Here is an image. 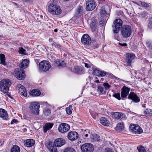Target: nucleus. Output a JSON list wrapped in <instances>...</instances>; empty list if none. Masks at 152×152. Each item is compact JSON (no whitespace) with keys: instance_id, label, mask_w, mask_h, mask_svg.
Instances as JSON below:
<instances>
[{"instance_id":"f257e3e1","label":"nucleus","mask_w":152,"mask_h":152,"mask_svg":"<svg viewBox=\"0 0 152 152\" xmlns=\"http://www.w3.org/2000/svg\"><path fill=\"white\" fill-rule=\"evenodd\" d=\"M48 10L49 13L53 15H58L61 12L60 7L57 4V2L53 1L48 6Z\"/></svg>"},{"instance_id":"bf43d9fd","label":"nucleus","mask_w":152,"mask_h":152,"mask_svg":"<svg viewBox=\"0 0 152 152\" xmlns=\"http://www.w3.org/2000/svg\"><path fill=\"white\" fill-rule=\"evenodd\" d=\"M54 32H57V31H58V30H57V29H55L54 30Z\"/></svg>"},{"instance_id":"c85d7f7f","label":"nucleus","mask_w":152,"mask_h":152,"mask_svg":"<svg viewBox=\"0 0 152 152\" xmlns=\"http://www.w3.org/2000/svg\"><path fill=\"white\" fill-rule=\"evenodd\" d=\"M53 126V124L52 123L46 124L44 127V130L45 132H46L47 131L51 128Z\"/></svg>"},{"instance_id":"dca6fc26","label":"nucleus","mask_w":152,"mask_h":152,"mask_svg":"<svg viewBox=\"0 0 152 152\" xmlns=\"http://www.w3.org/2000/svg\"><path fill=\"white\" fill-rule=\"evenodd\" d=\"M128 98L129 99L132 100L136 103L140 101L139 98L133 92H131L129 94Z\"/></svg>"},{"instance_id":"f3484780","label":"nucleus","mask_w":152,"mask_h":152,"mask_svg":"<svg viewBox=\"0 0 152 152\" xmlns=\"http://www.w3.org/2000/svg\"><path fill=\"white\" fill-rule=\"evenodd\" d=\"M130 88L124 86L121 89V96L122 98L126 97L128 95Z\"/></svg>"},{"instance_id":"6ab92c4d","label":"nucleus","mask_w":152,"mask_h":152,"mask_svg":"<svg viewBox=\"0 0 152 152\" xmlns=\"http://www.w3.org/2000/svg\"><path fill=\"white\" fill-rule=\"evenodd\" d=\"M65 144V140L62 138H58L55 141V145L56 146L60 147Z\"/></svg>"},{"instance_id":"c9c22d12","label":"nucleus","mask_w":152,"mask_h":152,"mask_svg":"<svg viewBox=\"0 0 152 152\" xmlns=\"http://www.w3.org/2000/svg\"><path fill=\"white\" fill-rule=\"evenodd\" d=\"M18 53L22 54H26V50L22 47H20L18 48Z\"/></svg>"},{"instance_id":"a211bd4d","label":"nucleus","mask_w":152,"mask_h":152,"mask_svg":"<svg viewBox=\"0 0 152 152\" xmlns=\"http://www.w3.org/2000/svg\"><path fill=\"white\" fill-rule=\"evenodd\" d=\"M78 137V134L75 132H70L69 133L68 137L69 139L72 141L77 139Z\"/></svg>"},{"instance_id":"20e7f679","label":"nucleus","mask_w":152,"mask_h":152,"mask_svg":"<svg viewBox=\"0 0 152 152\" xmlns=\"http://www.w3.org/2000/svg\"><path fill=\"white\" fill-rule=\"evenodd\" d=\"M121 32L124 38H127L131 35L132 29L129 25H124L121 28Z\"/></svg>"},{"instance_id":"09e8293b","label":"nucleus","mask_w":152,"mask_h":152,"mask_svg":"<svg viewBox=\"0 0 152 152\" xmlns=\"http://www.w3.org/2000/svg\"><path fill=\"white\" fill-rule=\"evenodd\" d=\"M148 26L149 28H152V18H151L149 19V25Z\"/></svg>"},{"instance_id":"4468645a","label":"nucleus","mask_w":152,"mask_h":152,"mask_svg":"<svg viewBox=\"0 0 152 152\" xmlns=\"http://www.w3.org/2000/svg\"><path fill=\"white\" fill-rule=\"evenodd\" d=\"M17 88L18 90V93L24 97H26L27 96V93L26 90L23 86L19 84L17 85Z\"/></svg>"},{"instance_id":"b1692460","label":"nucleus","mask_w":152,"mask_h":152,"mask_svg":"<svg viewBox=\"0 0 152 152\" xmlns=\"http://www.w3.org/2000/svg\"><path fill=\"white\" fill-rule=\"evenodd\" d=\"M100 123L105 126H108L110 124V122L107 118L104 117H102L100 119Z\"/></svg>"},{"instance_id":"774afa93","label":"nucleus","mask_w":152,"mask_h":152,"mask_svg":"<svg viewBox=\"0 0 152 152\" xmlns=\"http://www.w3.org/2000/svg\"><path fill=\"white\" fill-rule=\"evenodd\" d=\"M50 39H49V40H50V41H51V40H50Z\"/></svg>"},{"instance_id":"72a5a7b5","label":"nucleus","mask_w":152,"mask_h":152,"mask_svg":"<svg viewBox=\"0 0 152 152\" xmlns=\"http://www.w3.org/2000/svg\"><path fill=\"white\" fill-rule=\"evenodd\" d=\"M82 7L80 6H79L76 10V15L77 16H80L82 14Z\"/></svg>"},{"instance_id":"ea45409f","label":"nucleus","mask_w":152,"mask_h":152,"mask_svg":"<svg viewBox=\"0 0 152 152\" xmlns=\"http://www.w3.org/2000/svg\"><path fill=\"white\" fill-rule=\"evenodd\" d=\"M100 70L99 69H95L93 71V74L99 77Z\"/></svg>"},{"instance_id":"f704fd0d","label":"nucleus","mask_w":152,"mask_h":152,"mask_svg":"<svg viewBox=\"0 0 152 152\" xmlns=\"http://www.w3.org/2000/svg\"><path fill=\"white\" fill-rule=\"evenodd\" d=\"M20 148L17 145H14L11 150V152H20Z\"/></svg>"},{"instance_id":"a18cd8bd","label":"nucleus","mask_w":152,"mask_h":152,"mask_svg":"<svg viewBox=\"0 0 152 152\" xmlns=\"http://www.w3.org/2000/svg\"><path fill=\"white\" fill-rule=\"evenodd\" d=\"M44 114L46 116L49 115L50 113V110L47 109L44 111Z\"/></svg>"},{"instance_id":"37998d69","label":"nucleus","mask_w":152,"mask_h":152,"mask_svg":"<svg viewBox=\"0 0 152 152\" xmlns=\"http://www.w3.org/2000/svg\"><path fill=\"white\" fill-rule=\"evenodd\" d=\"M142 5L145 7H148L150 6L149 4H148L145 2H141Z\"/></svg>"},{"instance_id":"5fc2aeb1","label":"nucleus","mask_w":152,"mask_h":152,"mask_svg":"<svg viewBox=\"0 0 152 152\" xmlns=\"http://www.w3.org/2000/svg\"><path fill=\"white\" fill-rule=\"evenodd\" d=\"M91 86L92 88H95L96 87V86L95 84L92 83L91 84Z\"/></svg>"},{"instance_id":"c756f323","label":"nucleus","mask_w":152,"mask_h":152,"mask_svg":"<svg viewBox=\"0 0 152 152\" xmlns=\"http://www.w3.org/2000/svg\"><path fill=\"white\" fill-rule=\"evenodd\" d=\"M124 128V125L123 123H120L117 124L115 127L116 130L118 131H121Z\"/></svg>"},{"instance_id":"680f3d73","label":"nucleus","mask_w":152,"mask_h":152,"mask_svg":"<svg viewBox=\"0 0 152 152\" xmlns=\"http://www.w3.org/2000/svg\"><path fill=\"white\" fill-rule=\"evenodd\" d=\"M88 136V134H86L85 135V136L86 137H87Z\"/></svg>"},{"instance_id":"cd10ccee","label":"nucleus","mask_w":152,"mask_h":152,"mask_svg":"<svg viewBox=\"0 0 152 152\" xmlns=\"http://www.w3.org/2000/svg\"><path fill=\"white\" fill-rule=\"evenodd\" d=\"M97 25V22L96 20L92 21L90 24V26L92 31H95Z\"/></svg>"},{"instance_id":"f03ea898","label":"nucleus","mask_w":152,"mask_h":152,"mask_svg":"<svg viewBox=\"0 0 152 152\" xmlns=\"http://www.w3.org/2000/svg\"><path fill=\"white\" fill-rule=\"evenodd\" d=\"M11 84V82L9 79H3L1 80L0 81L1 91L4 93H7Z\"/></svg>"},{"instance_id":"aec40b11","label":"nucleus","mask_w":152,"mask_h":152,"mask_svg":"<svg viewBox=\"0 0 152 152\" xmlns=\"http://www.w3.org/2000/svg\"><path fill=\"white\" fill-rule=\"evenodd\" d=\"M35 143V141L31 139L26 140L24 142V145L28 147H32L34 145Z\"/></svg>"},{"instance_id":"4c0bfd02","label":"nucleus","mask_w":152,"mask_h":152,"mask_svg":"<svg viewBox=\"0 0 152 152\" xmlns=\"http://www.w3.org/2000/svg\"><path fill=\"white\" fill-rule=\"evenodd\" d=\"M64 152H76L75 149L71 148H67L64 150Z\"/></svg>"},{"instance_id":"2f4dec72","label":"nucleus","mask_w":152,"mask_h":152,"mask_svg":"<svg viewBox=\"0 0 152 152\" xmlns=\"http://www.w3.org/2000/svg\"><path fill=\"white\" fill-rule=\"evenodd\" d=\"M0 63L4 66L6 65L7 63L5 62V58L4 54L1 53L0 54Z\"/></svg>"},{"instance_id":"2eb2a0df","label":"nucleus","mask_w":152,"mask_h":152,"mask_svg":"<svg viewBox=\"0 0 152 152\" xmlns=\"http://www.w3.org/2000/svg\"><path fill=\"white\" fill-rule=\"evenodd\" d=\"M113 117L115 119H120L121 120H124L126 119L125 115L122 113L115 112L112 114Z\"/></svg>"},{"instance_id":"052dcab7","label":"nucleus","mask_w":152,"mask_h":152,"mask_svg":"<svg viewBox=\"0 0 152 152\" xmlns=\"http://www.w3.org/2000/svg\"><path fill=\"white\" fill-rule=\"evenodd\" d=\"M63 56H64V57H66V56H67V54H66V53H64V54H63Z\"/></svg>"},{"instance_id":"a19ab883","label":"nucleus","mask_w":152,"mask_h":152,"mask_svg":"<svg viewBox=\"0 0 152 152\" xmlns=\"http://www.w3.org/2000/svg\"><path fill=\"white\" fill-rule=\"evenodd\" d=\"M104 89L101 86H98L97 91L99 94L102 93Z\"/></svg>"},{"instance_id":"9d476101","label":"nucleus","mask_w":152,"mask_h":152,"mask_svg":"<svg viewBox=\"0 0 152 152\" xmlns=\"http://www.w3.org/2000/svg\"><path fill=\"white\" fill-rule=\"evenodd\" d=\"M96 4L93 0H90L86 1V9L88 11H91L95 8Z\"/></svg>"},{"instance_id":"f8f14e48","label":"nucleus","mask_w":152,"mask_h":152,"mask_svg":"<svg viewBox=\"0 0 152 152\" xmlns=\"http://www.w3.org/2000/svg\"><path fill=\"white\" fill-rule=\"evenodd\" d=\"M82 44L85 45H89L91 43V41L90 37L86 34H84L82 36L81 39Z\"/></svg>"},{"instance_id":"7ed1b4c3","label":"nucleus","mask_w":152,"mask_h":152,"mask_svg":"<svg viewBox=\"0 0 152 152\" xmlns=\"http://www.w3.org/2000/svg\"><path fill=\"white\" fill-rule=\"evenodd\" d=\"M28 104L31 113L34 114H39L40 105L37 102H29L28 103Z\"/></svg>"},{"instance_id":"0e129e2a","label":"nucleus","mask_w":152,"mask_h":152,"mask_svg":"<svg viewBox=\"0 0 152 152\" xmlns=\"http://www.w3.org/2000/svg\"><path fill=\"white\" fill-rule=\"evenodd\" d=\"M106 13V11H104L103 12V14H105Z\"/></svg>"},{"instance_id":"79ce46f5","label":"nucleus","mask_w":152,"mask_h":152,"mask_svg":"<svg viewBox=\"0 0 152 152\" xmlns=\"http://www.w3.org/2000/svg\"><path fill=\"white\" fill-rule=\"evenodd\" d=\"M146 44L147 46L150 48H152V42L150 41H148L146 42Z\"/></svg>"},{"instance_id":"e2e57ef3","label":"nucleus","mask_w":152,"mask_h":152,"mask_svg":"<svg viewBox=\"0 0 152 152\" xmlns=\"http://www.w3.org/2000/svg\"><path fill=\"white\" fill-rule=\"evenodd\" d=\"M103 80H104V79L103 78H101V80H100L101 81H103Z\"/></svg>"},{"instance_id":"39448f33","label":"nucleus","mask_w":152,"mask_h":152,"mask_svg":"<svg viewBox=\"0 0 152 152\" xmlns=\"http://www.w3.org/2000/svg\"><path fill=\"white\" fill-rule=\"evenodd\" d=\"M123 23L122 20L120 19L115 20L113 21V25L112 26L113 31L114 34H117Z\"/></svg>"},{"instance_id":"338daca9","label":"nucleus","mask_w":152,"mask_h":152,"mask_svg":"<svg viewBox=\"0 0 152 152\" xmlns=\"http://www.w3.org/2000/svg\"><path fill=\"white\" fill-rule=\"evenodd\" d=\"M50 39H49V40H50V41H51V40H50Z\"/></svg>"},{"instance_id":"bb28decb","label":"nucleus","mask_w":152,"mask_h":152,"mask_svg":"<svg viewBox=\"0 0 152 152\" xmlns=\"http://www.w3.org/2000/svg\"><path fill=\"white\" fill-rule=\"evenodd\" d=\"M55 64L59 67H63L66 65V64L64 61L61 60H56L55 62Z\"/></svg>"},{"instance_id":"ddd939ff","label":"nucleus","mask_w":152,"mask_h":152,"mask_svg":"<svg viewBox=\"0 0 152 152\" xmlns=\"http://www.w3.org/2000/svg\"><path fill=\"white\" fill-rule=\"evenodd\" d=\"M126 62L128 66H131L132 61L135 57L134 55L132 53H127L126 54Z\"/></svg>"},{"instance_id":"4be33fe9","label":"nucleus","mask_w":152,"mask_h":152,"mask_svg":"<svg viewBox=\"0 0 152 152\" xmlns=\"http://www.w3.org/2000/svg\"><path fill=\"white\" fill-rule=\"evenodd\" d=\"M49 151L50 152H57V149L56 147L54 146L53 144L51 142H49L48 144L47 145Z\"/></svg>"},{"instance_id":"8fccbe9b","label":"nucleus","mask_w":152,"mask_h":152,"mask_svg":"<svg viewBox=\"0 0 152 152\" xmlns=\"http://www.w3.org/2000/svg\"><path fill=\"white\" fill-rule=\"evenodd\" d=\"M18 121L15 119H13L11 121L10 124H12L14 123H17Z\"/></svg>"},{"instance_id":"1a4fd4ad","label":"nucleus","mask_w":152,"mask_h":152,"mask_svg":"<svg viewBox=\"0 0 152 152\" xmlns=\"http://www.w3.org/2000/svg\"><path fill=\"white\" fill-rule=\"evenodd\" d=\"M83 152H92L94 147L93 145L90 143H86L83 144L81 146Z\"/></svg>"},{"instance_id":"de8ad7c7","label":"nucleus","mask_w":152,"mask_h":152,"mask_svg":"<svg viewBox=\"0 0 152 152\" xmlns=\"http://www.w3.org/2000/svg\"><path fill=\"white\" fill-rule=\"evenodd\" d=\"M106 75V72L103 71H100L99 77H103L104 76Z\"/></svg>"},{"instance_id":"9b49d317","label":"nucleus","mask_w":152,"mask_h":152,"mask_svg":"<svg viewBox=\"0 0 152 152\" xmlns=\"http://www.w3.org/2000/svg\"><path fill=\"white\" fill-rule=\"evenodd\" d=\"M70 128L69 125L65 123H62L59 125L58 129L59 132L63 133L68 131Z\"/></svg>"},{"instance_id":"c03bdc74","label":"nucleus","mask_w":152,"mask_h":152,"mask_svg":"<svg viewBox=\"0 0 152 152\" xmlns=\"http://www.w3.org/2000/svg\"><path fill=\"white\" fill-rule=\"evenodd\" d=\"M113 96L117 98L118 100L121 99V97L120 93L115 94L113 95Z\"/></svg>"},{"instance_id":"412c9836","label":"nucleus","mask_w":152,"mask_h":152,"mask_svg":"<svg viewBox=\"0 0 152 152\" xmlns=\"http://www.w3.org/2000/svg\"><path fill=\"white\" fill-rule=\"evenodd\" d=\"M0 117L4 120H7L8 115L7 111L3 109H0Z\"/></svg>"},{"instance_id":"e433bc0d","label":"nucleus","mask_w":152,"mask_h":152,"mask_svg":"<svg viewBox=\"0 0 152 152\" xmlns=\"http://www.w3.org/2000/svg\"><path fill=\"white\" fill-rule=\"evenodd\" d=\"M72 106L71 105H69V107L66 108V113L68 115L71 114L72 113Z\"/></svg>"},{"instance_id":"69168bd1","label":"nucleus","mask_w":152,"mask_h":152,"mask_svg":"<svg viewBox=\"0 0 152 152\" xmlns=\"http://www.w3.org/2000/svg\"><path fill=\"white\" fill-rule=\"evenodd\" d=\"M7 95L9 96V97H10V95L8 94H7Z\"/></svg>"},{"instance_id":"3c124183","label":"nucleus","mask_w":152,"mask_h":152,"mask_svg":"<svg viewBox=\"0 0 152 152\" xmlns=\"http://www.w3.org/2000/svg\"><path fill=\"white\" fill-rule=\"evenodd\" d=\"M84 64H85V67H86V68H90V66H91L89 64H88L87 63H84Z\"/></svg>"},{"instance_id":"7c9ffc66","label":"nucleus","mask_w":152,"mask_h":152,"mask_svg":"<svg viewBox=\"0 0 152 152\" xmlns=\"http://www.w3.org/2000/svg\"><path fill=\"white\" fill-rule=\"evenodd\" d=\"M90 138L91 140L93 142L95 141H98L99 136L97 134H94L91 135Z\"/></svg>"},{"instance_id":"473e14b6","label":"nucleus","mask_w":152,"mask_h":152,"mask_svg":"<svg viewBox=\"0 0 152 152\" xmlns=\"http://www.w3.org/2000/svg\"><path fill=\"white\" fill-rule=\"evenodd\" d=\"M144 113L146 116H152V110L147 109L144 111Z\"/></svg>"},{"instance_id":"5701e85b","label":"nucleus","mask_w":152,"mask_h":152,"mask_svg":"<svg viewBox=\"0 0 152 152\" xmlns=\"http://www.w3.org/2000/svg\"><path fill=\"white\" fill-rule=\"evenodd\" d=\"M29 62L28 60L24 59L23 60L21 64L19 65V66L21 68H25L28 66Z\"/></svg>"},{"instance_id":"6e6552de","label":"nucleus","mask_w":152,"mask_h":152,"mask_svg":"<svg viewBox=\"0 0 152 152\" xmlns=\"http://www.w3.org/2000/svg\"><path fill=\"white\" fill-rule=\"evenodd\" d=\"M129 129L130 131L135 134H140L143 132L142 128L138 125L131 124Z\"/></svg>"},{"instance_id":"49530a36","label":"nucleus","mask_w":152,"mask_h":152,"mask_svg":"<svg viewBox=\"0 0 152 152\" xmlns=\"http://www.w3.org/2000/svg\"><path fill=\"white\" fill-rule=\"evenodd\" d=\"M103 86L104 87L106 90H107L111 87V86L109 85L107 83H103Z\"/></svg>"},{"instance_id":"6e6d98bb","label":"nucleus","mask_w":152,"mask_h":152,"mask_svg":"<svg viewBox=\"0 0 152 152\" xmlns=\"http://www.w3.org/2000/svg\"><path fill=\"white\" fill-rule=\"evenodd\" d=\"M116 35H115V39H116L117 40H119V39H120V38H119V37L117 35H116Z\"/></svg>"},{"instance_id":"603ef678","label":"nucleus","mask_w":152,"mask_h":152,"mask_svg":"<svg viewBox=\"0 0 152 152\" xmlns=\"http://www.w3.org/2000/svg\"><path fill=\"white\" fill-rule=\"evenodd\" d=\"M118 44H119V45H120L121 46H127V44L126 43H121L120 42H119L118 43Z\"/></svg>"},{"instance_id":"0eeeda50","label":"nucleus","mask_w":152,"mask_h":152,"mask_svg":"<svg viewBox=\"0 0 152 152\" xmlns=\"http://www.w3.org/2000/svg\"><path fill=\"white\" fill-rule=\"evenodd\" d=\"M14 75L18 79L23 80L26 76L24 70L20 68H18L14 72Z\"/></svg>"},{"instance_id":"a878e982","label":"nucleus","mask_w":152,"mask_h":152,"mask_svg":"<svg viewBox=\"0 0 152 152\" xmlns=\"http://www.w3.org/2000/svg\"><path fill=\"white\" fill-rule=\"evenodd\" d=\"M31 96H39L41 94L40 91L37 89L32 90L30 93Z\"/></svg>"},{"instance_id":"393cba45","label":"nucleus","mask_w":152,"mask_h":152,"mask_svg":"<svg viewBox=\"0 0 152 152\" xmlns=\"http://www.w3.org/2000/svg\"><path fill=\"white\" fill-rule=\"evenodd\" d=\"M73 71L77 74H80L84 72V71L82 67L78 66L75 67L73 69Z\"/></svg>"},{"instance_id":"58836bf2","label":"nucleus","mask_w":152,"mask_h":152,"mask_svg":"<svg viewBox=\"0 0 152 152\" xmlns=\"http://www.w3.org/2000/svg\"><path fill=\"white\" fill-rule=\"evenodd\" d=\"M137 149L139 152H146L144 148L142 146L137 147Z\"/></svg>"},{"instance_id":"13d9d810","label":"nucleus","mask_w":152,"mask_h":152,"mask_svg":"<svg viewBox=\"0 0 152 152\" xmlns=\"http://www.w3.org/2000/svg\"><path fill=\"white\" fill-rule=\"evenodd\" d=\"M94 82L95 83H99V80H97L94 81Z\"/></svg>"},{"instance_id":"864d4df0","label":"nucleus","mask_w":152,"mask_h":152,"mask_svg":"<svg viewBox=\"0 0 152 152\" xmlns=\"http://www.w3.org/2000/svg\"><path fill=\"white\" fill-rule=\"evenodd\" d=\"M106 152H113L112 150L109 148H107L106 149Z\"/></svg>"},{"instance_id":"4d7b16f0","label":"nucleus","mask_w":152,"mask_h":152,"mask_svg":"<svg viewBox=\"0 0 152 152\" xmlns=\"http://www.w3.org/2000/svg\"><path fill=\"white\" fill-rule=\"evenodd\" d=\"M142 106L144 108H145L146 107V104H142Z\"/></svg>"},{"instance_id":"423d86ee","label":"nucleus","mask_w":152,"mask_h":152,"mask_svg":"<svg viewBox=\"0 0 152 152\" xmlns=\"http://www.w3.org/2000/svg\"><path fill=\"white\" fill-rule=\"evenodd\" d=\"M39 70L41 72H46L49 70L51 67L50 62L47 61H43L39 64Z\"/></svg>"}]
</instances>
